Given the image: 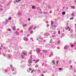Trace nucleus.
<instances>
[{"instance_id":"nucleus-1","label":"nucleus","mask_w":76,"mask_h":76,"mask_svg":"<svg viewBox=\"0 0 76 76\" xmlns=\"http://www.w3.org/2000/svg\"><path fill=\"white\" fill-rule=\"evenodd\" d=\"M24 40L25 41H28V39L27 38V37H24Z\"/></svg>"},{"instance_id":"nucleus-2","label":"nucleus","mask_w":76,"mask_h":76,"mask_svg":"<svg viewBox=\"0 0 76 76\" xmlns=\"http://www.w3.org/2000/svg\"><path fill=\"white\" fill-rule=\"evenodd\" d=\"M22 53L23 54H24V55H25L26 56L27 55L26 52H25L23 51L22 52Z\"/></svg>"},{"instance_id":"nucleus-3","label":"nucleus","mask_w":76,"mask_h":76,"mask_svg":"<svg viewBox=\"0 0 76 76\" xmlns=\"http://www.w3.org/2000/svg\"><path fill=\"white\" fill-rule=\"evenodd\" d=\"M39 59H38L36 61H35V60H34V61L35 63H37L38 61H39Z\"/></svg>"},{"instance_id":"nucleus-4","label":"nucleus","mask_w":76,"mask_h":76,"mask_svg":"<svg viewBox=\"0 0 76 76\" xmlns=\"http://www.w3.org/2000/svg\"><path fill=\"white\" fill-rule=\"evenodd\" d=\"M28 62L29 64H30V63H31L32 62V61L31 59H29L28 61Z\"/></svg>"},{"instance_id":"nucleus-5","label":"nucleus","mask_w":76,"mask_h":76,"mask_svg":"<svg viewBox=\"0 0 76 76\" xmlns=\"http://www.w3.org/2000/svg\"><path fill=\"white\" fill-rule=\"evenodd\" d=\"M15 1H16L17 3H18L19 2H20V1H21V0H18V1H17V0H15Z\"/></svg>"},{"instance_id":"nucleus-6","label":"nucleus","mask_w":76,"mask_h":76,"mask_svg":"<svg viewBox=\"0 0 76 76\" xmlns=\"http://www.w3.org/2000/svg\"><path fill=\"white\" fill-rule=\"evenodd\" d=\"M12 29H13V30H15V29H16V28H15V26L14 27H13V28H12Z\"/></svg>"},{"instance_id":"nucleus-7","label":"nucleus","mask_w":76,"mask_h":76,"mask_svg":"<svg viewBox=\"0 0 76 76\" xmlns=\"http://www.w3.org/2000/svg\"><path fill=\"white\" fill-rule=\"evenodd\" d=\"M65 13L66 12L65 11L63 12H62V15H65Z\"/></svg>"},{"instance_id":"nucleus-8","label":"nucleus","mask_w":76,"mask_h":76,"mask_svg":"<svg viewBox=\"0 0 76 76\" xmlns=\"http://www.w3.org/2000/svg\"><path fill=\"white\" fill-rule=\"evenodd\" d=\"M23 26H27V24H23Z\"/></svg>"},{"instance_id":"nucleus-9","label":"nucleus","mask_w":76,"mask_h":76,"mask_svg":"<svg viewBox=\"0 0 76 76\" xmlns=\"http://www.w3.org/2000/svg\"><path fill=\"white\" fill-rule=\"evenodd\" d=\"M39 53H40V49H38V50L37 51Z\"/></svg>"},{"instance_id":"nucleus-10","label":"nucleus","mask_w":76,"mask_h":76,"mask_svg":"<svg viewBox=\"0 0 76 76\" xmlns=\"http://www.w3.org/2000/svg\"><path fill=\"white\" fill-rule=\"evenodd\" d=\"M72 15L73 16H75V15L74 13H72Z\"/></svg>"},{"instance_id":"nucleus-11","label":"nucleus","mask_w":76,"mask_h":76,"mask_svg":"<svg viewBox=\"0 0 76 76\" xmlns=\"http://www.w3.org/2000/svg\"><path fill=\"white\" fill-rule=\"evenodd\" d=\"M67 46H64V48L65 49H67Z\"/></svg>"},{"instance_id":"nucleus-12","label":"nucleus","mask_w":76,"mask_h":76,"mask_svg":"<svg viewBox=\"0 0 76 76\" xmlns=\"http://www.w3.org/2000/svg\"><path fill=\"white\" fill-rule=\"evenodd\" d=\"M8 19L9 20H11L12 19V18H11V17H10Z\"/></svg>"},{"instance_id":"nucleus-13","label":"nucleus","mask_w":76,"mask_h":76,"mask_svg":"<svg viewBox=\"0 0 76 76\" xmlns=\"http://www.w3.org/2000/svg\"><path fill=\"white\" fill-rule=\"evenodd\" d=\"M68 28H69V29L68 31H70L71 29L70 28L69 26H68Z\"/></svg>"},{"instance_id":"nucleus-14","label":"nucleus","mask_w":76,"mask_h":76,"mask_svg":"<svg viewBox=\"0 0 76 76\" xmlns=\"http://www.w3.org/2000/svg\"><path fill=\"white\" fill-rule=\"evenodd\" d=\"M52 62L53 63V64H55V61H52Z\"/></svg>"},{"instance_id":"nucleus-15","label":"nucleus","mask_w":76,"mask_h":76,"mask_svg":"<svg viewBox=\"0 0 76 76\" xmlns=\"http://www.w3.org/2000/svg\"><path fill=\"white\" fill-rule=\"evenodd\" d=\"M28 69L30 71H31L32 70V69L31 68H28Z\"/></svg>"},{"instance_id":"nucleus-16","label":"nucleus","mask_w":76,"mask_h":76,"mask_svg":"<svg viewBox=\"0 0 76 76\" xmlns=\"http://www.w3.org/2000/svg\"><path fill=\"white\" fill-rule=\"evenodd\" d=\"M51 24L52 25H53V21H51Z\"/></svg>"},{"instance_id":"nucleus-17","label":"nucleus","mask_w":76,"mask_h":76,"mask_svg":"<svg viewBox=\"0 0 76 76\" xmlns=\"http://www.w3.org/2000/svg\"><path fill=\"white\" fill-rule=\"evenodd\" d=\"M58 34H60L61 33H60V31H59L58 32Z\"/></svg>"},{"instance_id":"nucleus-18","label":"nucleus","mask_w":76,"mask_h":76,"mask_svg":"<svg viewBox=\"0 0 76 76\" xmlns=\"http://www.w3.org/2000/svg\"><path fill=\"white\" fill-rule=\"evenodd\" d=\"M33 31H31V34H33Z\"/></svg>"},{"instance_id":"nucleus-19","label":"nucleus","mask_w":76,"mask_h":76,"mask_svg":"<svg viewBox=\"0 0 76 76\" xmlns=\"http://www.w3.org/2000/svg\"><path fill=\"white\" fill-rule=\"evenodd\" d=\"M74 47V45H73V44H72L71 45V47Z\"/></svg>"},{"instance_id":"nucleus-20","label":"nucleus","mask_w":76,"mask_h":76,"mask_svg":"<svg viewBox=\"0 0 76 76\" xmlns=\"http://www.w3.org/2000/svg\"><path fill=\"white\" fill-rule=\"evenodd\" d=\"M71 8L72 9H75V7H71Z\"/></svg>"},{"instance_id":"nucleus-21","label":"nucleus","mask_w":76,"mask_h":76,"mask_svg":"<svg viewBox=\"0 0 76 76\" xmlns=\"http://www.w3.org/2000/svg\"><path fill=\"white\" fill-rule=\"evenodd\" d=\"M34 71V70H32V71H31V73H33Z\"/></svg>"},{"instance_id":"nucleus-22","label":"nucleus","mask_w":76,"mask_h":76,"mask_svg":"<svg viewBox=\"0 0 76 76\" xmlns=\"http://www.w3.org/2000/svg\"><path fill=\"white\" fill-rule=\"evenodd\" d=\"M32 9H34V8H35V6H33L32 7Z\"/></svg>"},{"instance_id":"nucleus-23","label":"nucleus","mask_w":76,"mask_h":76,"mask_svg":"<svg viewBox=\"0 0 76 76\" xmlns=\"http://www.w3.org/2000/svg\"><path fill=\"white\" fill-rule=\"evenodd\" d=\"M31 65V64H30V65H29V64H28V66H30Z\"/></svg>"},{"instance_id":"nucleus-24","label":"nucleus","mask_w":76,"mask_h":76,"mask_svg":"<svg viewBox=\"0 0 76 76\" xmlns=\"http://www.w3.org/2000/svg\"><path fill=\"white\" fill-rule=\"evenodd\" d=\"M74 18L72 17V18H70V19L71 20V19H74Z\"/></svg>"},{"instance_id":"nucleus-25","label":"nucleus","mask_w":76,"mask_h":76,"mask_svg":"<svg viewBox=\"0 0 76 76\" xmlns=\"http://www.w3.org/2000/svg\"><path fill=\"white\" fill-rule=\"evenodd\" d=\"M38 66V65H36L35 66L36 68H37Z\"/></svg>"},{"instance_id":"nucleus-26","label":"nucleus","mask_w":76,"mask_h":76,"mask_svg":"<svg viewBox=\"0 0 76 76\" xmlns=\"http://www.w3.org/2000/svg\"><path fill=\"white\" fill-rule=\"evenodd\" d=\"M47 27H48L49 26V24H47Z\"/></svg>"},{"instance_id":"nucleus-27","label":"nucleus","mask_w":76,"mask_h":76,"mask_svg":"<svg viewBox=\"0 0 76 76\" xmlns=\"http://www.w3.org/2000/svg\"><path fill=\"white\" fill-rule=\"evenodd\" d=\"M58 60L56 62L57 64H58Z\"/></svg>"},{"instance_id":"nucleus-28","label":"nucleus","mask_w":76,"mask_h":76,"mask_svg":"<svg viewBox=\"0 0 76 76\" xmlns=\"http://www.w3.org/2000/svg\"><path fill=\"white\" fill-rule=\"evenodd\" d=\"M59 70H62V69L61 68H59Z\"/></svg>"},{"instance_id":"nucleus-29","label":"nucleus","mask_w":76,"mask_h":76,"mask_svg":"<svg viewBox=\"0 0 76 76\" xmlns=\"http://www.w3.org/2000/svg\"><path fill=\"white\" fill-rule=\"evenodd\" d=\"M28 20H31L30 18H28Z\"/></svg>"},{"instance_id":"nucleus-30","label":"nucleus","mask_w":76,"mask_h":76,"mask_svg":"<svg viewBox=\"0 0 76 76\" xmlns=\"http://www.w3.org/2000/svg\"><path fill=\"white\" fill-rule=\"evenodd\" d=\"M8 31H11V30H10V29H8Z\"/></svg>"},{"instance_id":"nucleus-31","label":"nucleus","mask_w":76,"mask_h":76,"mask_svg":"<svg viewBox=\"0 0 76 76\" xmlns=\"http://www.w3.org/2000/svg\"><path fill=\"white\" fill-rule=\"evenodd\" d=\"M30 54H32V52H30L29 53Z\"/></svg>"},{"instance_id":"nucleus-32","label":"nucleus","mask_w":76,"mask_h":76,"mask_svg":"<svg viewBox=\"0 0 76 76\" xmlns=\"http://www.w3.org/2000/svg\"><path fill=\"white\" fill-rule=\"evenodd\" d=\"M27 71H28V72H30V71H28V70H27Z\"/></svg>"},{"instance_id":"nucleus-33","label":"nucleus","mask_w":76,"mask_h":76,"mask_svg":"<svg viewBox=\"0 0 76 76\" xmlns=\"http://www.w3.org/2000/svg\"><path fill=\"white\" fill-rule=\"evenodd\" d=\"M55 26V28H56V26H55V25H54V26Z\"/></svg>"},{"instance_id":"nucleus-34","label":"nucleus","mask_w":76,"mask_h":76,"mask_svg":"<svg viewBox=\"0 0 76 76\" xmlns=\"http://www.w3.org/2000/svg\"><path fill=\"white\" fill-rule=\"evenodd\" d=\"M22 56V58H23V55H21Z\"/></svg>"},{"instance_id":"nucleus-35","label":"nucleus","mask_w":76,"mask_h":76,"mask_svg":"<svg viewBox=\"0 0 76 76\" xmlns=\"http://www.w3.org/2000/svg\"><path fill=\"white\" fill-rule=\"evenodd\" d=\"M12 71H14V69H12Z\"/></svg>"},{"instance_id":"nucleus-36","label":"nucleus","mask_w":76,"mask_h":76,"mask_svg":"<svg viewBox=\"0 0 76 76\" xmlns=\"http://www.w3.org/2000/svg\"><path fill=\"white\" fill-rule=\"evenodd\" d=\"M42 76H44V75L43 74H42Z\"/></svg>"},{"instance_id":"nucleus-37","label":"nucleus","mask_w":76,"mask_h":76,"mask_svg":"<svg viewBox=\"0 0 76 76\" xmlns=\"http://www.w3.org/2000/svg\"><path fill=\"white\" fill-rule=\"evenodd\" d=\"M36 29V28L35 27V28H34V29Z\"/></svg>"},{"instance_id":"nucleus-38","label":"nucleus","mask_w":76,"mask_h":76,"mask_svg":"<svg viewBox=\"0 0 76 76\" xmlns=\"http://www.w3.org/2000/svg\"><path fill=\"white\" fill-rule=\"evenodd\" d=\"M1 49H2V48H0V50Z\"/></svg>"},{"instance_id":"nucleus-39","label":"nucleus","mask_w":76,"mask_h":76,"mask_svg":"<svg viewBox=\"0 0 76 76\" xmlns=\"http://www.w3.org/2000/svg\"><path fill=\"white\" fill-rule=\"evenodd\" d=\"M19 14H20V15H21V13H19Z\"/></svg>"},{"instance_id":"nucleus-40","label":"nucleus","mask_w":76,"mask_h":76,"mask_svg":"<svg viewBox=\"0 0 76 76\" xmlns=\"http://www.w3.org/2000/svg\"><path fill=\"white\" fill-rule=\"evenodd\" d=\"M70 63H71V61H70Z\"/></svg>"},{"instance_id":"nucleus-41","label":"nucleus","mask_w":76,"mask_h":76,"mask_svg":"<svg viewBox=\"0 0 76 76\" xmlns=\"http://www.w3.org/2000/svg\"><path fill=\"white\" fill-rule=\"evenodd\" d=\"M75 49L76 50V48H75Z\"/></svg>"},{"instance_id":"nucleus-42","label":"nucleus","mask_w":76,"mask_h":76,"mask_svg":"<svg viewBox=\"0 0 76 76\" xmlns=\"http://www.w3.org/2000/svg\"><path fill=\"white\" fill-rule=\"evenodd\" d=\"M12 66V65H10V66Z\"/></svg>"},{"instance_id":"nucleus-43","label":"nucleus","mask_w":76,"mask_h":76,"mask_svg":"<svg viewBox=\"0 0 76 76\" xmlns=\"http://www.w3.org/2000/svg\"><path fill=\"white\" fill-rule=\"evenodd\" d=\"M68 23H67V25H68Z\"/></svg>"}]
</instances>
